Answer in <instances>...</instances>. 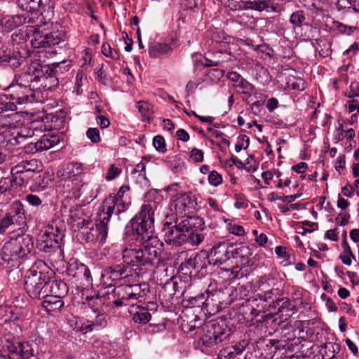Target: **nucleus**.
Wrapping results in <instances>:
<instances>
[{"label": "nucleus", "instance_id": "f257e3e1", "mask_svg": "<svg viewBox=\"0 0 359 359\" xmlns=\"http://www.w3.org/2000/svg\"><path fill=\"white\" fill-rule=\"evenodd\" d=\"M151 193L146 196L147 202L144 203L140 212L130 221L128 228L131 235L142 245L134 248H126L122 251V259L128 264L137 266H153L158 259L162 243L154 235V212L157 209L156 201H151Z\"/></svg>", "mask_w": 359, "mask_h": 359}, {"label": "nucleus", "instance_id": "f03ea898", "mask_svg": "<svg viewBox=\"0 0 359 359\" xmlns=\"http://www.w3.org/2000/svg\"><path fill=\"white\" fill-rule=\"evenodd\" d=\"M46 80L39 62H32L27 72L15 77L7 88L10 98L15 104H24L36 101L37 94L45 89Z\"/></svg>", "mask_w": 359, "mask_h": 359}, {"label": "nucleus", "instance_id": "7ed1b4c3", "mask_svg": "<svg viewBox=\"0 0 359 359\" xmlns=\"http://www.w3.org/2000/svg\"><path fill=\"white\" fill-rule=\"evenodd\" d=\"M34 249L33 238L22 231L13 232L3 245L0 256L8 268H18L29 258Z\"/></svg>", "mask_w": 359, "mask_h": 359}, {"label": "nucleus", "instance_id": "20e7f679", "mask_svg": "<svg viewBox=\"0 0 359 359\" xmlns=\"http://www.w3.org/2000/svg\"><path fill=\"white\" fill-rule=\"evenodd\" d=\"M87 300L90 312L87 311L86 317L73 316L69 319L72 330L83 334L104 329L109 320L107 313L99 309L98 302H94V296L88 297Z\"/></svg>", "mask_w": 359, "mask_h": 359}, {"label": "nucleus", "instance_id": "39448f33", "mask_svg": "<svg viewBox=\"0 0 359 359\" xmlns=\"http://www.w3.org/2000/svg\"><path fill=\"white\" fill-rule=\"evenodd\" d=\"M50 269L41 260L36 262L25 276V289L32 299H41L47 296L46 285Z\"/></svg>", "mask_w": 359, "mask_h": 359}, {"label": "nucleus", "instance_id": "423d86ee", "mask_svg": "<svg viewBox=\"0 0 359 359\" xmlns=\"http://www.w3.org/2000/svg\"><path fill=\"white\" fill-rule=\"evenodd\" d=\"M111 216L101 209H98L95 223L83 219L78 225L83 229L82 234L87 243H93L98 246L105 243L108 234V223Z\"/></svg>", "mask_w": 359, "mask_h": 359}, {"label": "nucleus", "instance_id": "0eeeda50", "mask_svg": "<svg viewBox=\"0 0 359 359\" xmlns=\"http://www.w3.org/2000/svg\"><path fill=\"white\" fill-rule=\"evenodd\" d=\"M26 36L30 38L34 48L51 47L60 44L66 39V32L61 25L57 24L48 32L40 30L39 25L27 26Z\"/></svg>", "mask_w": 359, "mask_h": 359}, {"label": "nucleus", "instance_id": "6e6552de", "mask_svg": "<svg viewBox=\"0 0 359 359\" xmlns=\"http://www.w3.org/2000/svg\"><path fill=\"white\" fill-rule=\"evenodd\" d=\"M65 227L60 220H55L45 226L38 238V248L46 253L60 249L65 236Z\"/></svg>", "mask_w": 359, "mask_h": 359}, {"label": "nucleus", "instance_id": "1a4fd4ad", "mask_svg": "<svg viewBox=\"0 0 359 359\" xmlns=\"http://www.w3.org/2000/svg\"><path fill=\"white\" fill-rule=\"evenodd\" d=\"M2 348L8 352V354H0V359H39L34 354L33 343L20 341L13 337L1 339Z\"/></svg>", "mask_w": 359, "mask_h": 359}, {"label": "nucleus", "instance_id": "9d476101", "mask_svg": "<svg viewBox=\"0 0 359 359\" xmlns=\"http://www.w3.org/2000/svg\"><path fill=\"white\" fill-rule=\"evenodd\" d=\"M123 262L124 264L107 266L102 271L100 276L102 286L110 289L118 281L124 280L129 282L133 277L137 276V273L131 268L133 266L128 264L124 261ZM135 266L139 269L142 267Z\"/></svg>", "mask_w": 359, "mask_h": 359}, {"label": "nucleus", "instance_id": "9b49d317", "mask_svg": "<svg viewBox=\"0 0 359 359\" xmlns=\"http://www.w3.org/2000/svg\"><path fill=\"white\" fill-rule=\"evenodd\" d=\"M129 190V186H121L116 194H110L104 199L100 209L111 216H112L114 212L116 215H120L125 212L131 204L130 198L126 194Z\"/></svg>", "mask_w": 359, "mask_h": 359}, {"label": "nucleus", "instance_id": "f8f14e48", "mask_svg": "<svg viewBox=\"0 0 359 359\" xmlns=\"http://www.w3.org/2000/svg\"><path fill=\"white\" fill-rule=\"evenodd\" d=\"M179 258L184 259L181 262L180 269L181 271H188L193 269L196 272H200L205 269L208 266L210 265L208 252L206 250H201L200 252L182 251L179 254ZM187 274L188 271L183 272Z\"/></svg>", "mask_w": 359, "mask_h": 359}, {"label": "nucleus", "instance_id": "ddd939ff", "mask_svg": "<svg viewBox=\"0 0 359 359\" xmlns=\"http://www.w3.org/2000/svg\"><path fill=\"white\" fill-rule=\"evenodd\" d=\"M181 226L191 245H198L204 240L203 231L205 229V224L200 217L189 216L184 218L181 221Z\"/></svg>", "mask_w": 359, "mask_h": 359}, {"label": "nucleus", "instance_id": "4468645a", "mask_svg": "<svg viewBox=\"0 0 359 359\" xmlns=\"http://www.w3.org/2000/svg\"><path fill=\"white\" fill-rule=\"evenodd\" d=\"M65 185L67 189L65 191L72 194L75 199L83 198V203H89L97 197L96 191L88 183L74 180V181H67Z\"/></svg>", "mask_w": 359, "mask_h": 359}, {"label": "nucleus", "instance_id": "2eb2a0df", "mask_svg": "<svg viewBox=\"0 0 359 359\" xmlns=\"http://www.w3.org/2000/svg\"><path fill=\"white\" fill-rule=\"evenodd\" d=\"M163 231L164 232L165 242L168 245L180 246L184 243H188L187 237L181 226V222L175 225L166 222L164 224Z\"/></svg>", "mask_w": 359, "mask_h": 359}, {"label": "nucleus", "instance_id": "dca6fc26", "mask_svg": "<svg viewBox=\"0 0 359 359\" xmlns=\"http://www.w3.org/2000/svg\"><path fill=\"white\" fill-rule=\"evenodd\" d=\"M22 316L20 309L7 305L0 306V325L13 322L11 327L15 330V338L18 337L22 332L21 326L15 323V321L21 319Z\"/></svg>", "mask_w": 359, "mask_h": 359}, {"label": "nucleus", "instance_id": "f3484780", "mask_svg": "<svg viewBox=\"0 0 359 359\" xmlns=\"http://www.w3.org/2000/svg\"><path fill=\"white\" fill-rule=\"evenodd\" d=\"M233 257V250H231V246L224 243L213 246L208 252L210 265L214 266L224 264Z\"/></svg>", "mask_w": 359, "mask_h": 359}, {"label": "nucleus", "instance_id": "a211bd4d", "mask_svg": "<svg viewBox=\"0 0 359 359\" xmlns=\"http://www.w3.org/2000/svg\"><path fill=\"white\" fill-rule=\"evenodd\" d=\"M67 273L87 287L93 286L90 271L86 265L81 262L75 261L71 263L68 267Z\"/></svg>", "mask_w": 359, "mask_h": 359}, {"label": "nucleus", "instance_id": "6ab92c4d", "mask_svg": "<svg viewBox=\"0 0 359 359\" xmlns=\"http://www.w3.org/2000/svg\"><path fill=\"white\" fill-rule=\"evenodd\" d=\"M84 168L81 163L71 162L67 164L62 170L57 172V176L61 177V184L65 190L67 189L65 185L67 181H81L79 176L83 172Z\"/></svg>", "mask_w": 359, "mask_h": 359}, {"label": "nucleus", "instance_id": "aec40b11", "mask_svg": "<svg viewBox=\"0 0 359 359\" xmlns=\"http://www.w3.org/2000/svg\"><path fill=\"white\" fill-rule=\"evenodd\" d=\"M34 163V159L30 161H22L11 168V173L12 177L11 178V180L15 188L22 187L25 184L27 183L29 177L27 170H29L30 168H28V165H31L32 163Z\"/></svg>", "mask_w": 359, "mask_h": 359}, {"label": "nucleus", "instance_id": "412c9836", "mask_svg": "<svg viewBox=\"0 0 359 359\" xmlns=\"http://www.w3.org/2000/svg\"><path fill=\"white\" fill-rule=\"evenodd\" d=\"M6 215L14 225L19 226L20 231H21L22 226L26 225L27 217L25 210L23 204L19 201H15L11 204Z\"/></svg>", "mask_w": 359, "mask_h": 359}, {"label": "nucleus", "instance_id": "4be33fe9", "mask_svg": "<svg viewBox=\"0 0 359 359\" xmlns=\"http://www.w3.org/2000/svg\"><path fill=\"white\" fill-rule=\"evenodd\" d=\"M98 301L100 304H105L106 306H110L111 304L118 307L123 306V302H121L116 295V287L114 286L110 289L102 286L94 297V302Z\"/></svg>", "mask_w": 359, "mask_h": 359}, {"label": "nucleus", "instance_id": "5701e85b", "mask_svg": "<svg viewBox=\"0 0 359 359\" xmlns=\"http://www.w3.org/2000/svg\"><path fill=\"white\" fill-rule=\"evenodd\" d=\"M176 214L184 217L192 212L196 205L195 199L190 194H183L177 196L173 202Z\"/></svg>", "mask_w": 359, "mask_h": 359}, {"label": "nucleus", "instance_id": "b1692460", "mask_svg": "<svg viewBox=\"0 0 359 359\" xmlns=\"http://www.w3.org/2000/svg\"><path fill=\"white\" fill-rule=\"evenodd\" d=\"M1 19L3 32H9L23 24L29 22L30 18L27 15H6Z\"/></svg>", "mask_w": 359, "mask_h": 359}, {"label": "nucleus", "instance_id": "393cba45", "mask_svg": "<svg viewBox=\"0 0 359 359\" xmlns=\"http://www.w3.org/2000/svg\"><path fill=\"white\" fill-rule=\"evenodd\" d=\"M210 328V331H212L216 335L217 338L220 342L227 339L231 334V330L226 325L225 320L222 319H212L206 322Z\"/></svg>", "mask_w": 359, "mask_h": 359}, {"label": "nucleus", "instance_id": "a878e982", "mask_svg": "<svg viewBox=\"0 0 359 359\" xmlns=\"http://www.w3.org/2000/svg\"><path fill=\"white\" fill-rule=\"evenodd\" d=\"M128 312L132 316L133 321L136 324L145 325L151 318L149 309L140 305L132 304L128 309Z\"/></svg>", "mask_w": 359, "mask_h": 359}, {"label": "nucleus", "instance_id": "bb28decb", "mask_svg": "<svg viewBox=\"0 0 359 359\" xmlns=\"http://www.w3.org/2000/svg\"><path fill=\"white\" fill-rule=\"evenodd\" d=\"M50 273H48V280L46 285V293L48 295L64 298L68 293V287L67 284L61 280H50Z\"/></svg>", "mask_w": 359, "mask_h": 359}, {"label": "nucleus", "instance_id": "cd10ccee", "mask_svg": "<svg viewBox=\"0 0 359 359\" xmlns=\"http://www.w3.org/2000/svg\"><path fill=\"white\" fill-rule=\"evenodd\" d=\"M17 116V114L13 112L0 115V134L4 135L5 140L6 141H8L9 135L15 130V124Z\"/></svg>", "mask_w": 359, "mask_h": 359}, {"label": "nucleus", "instance_id": "c85d7f7f", "mask_svg": "<svg viewBox=\"0 0 359 359\" xmlns=\"http://www.w3.org/2000/svg\"><path fill=\"white\" fill-rule=\"evenodd\" d=\"M271 0H241V3L245 9L256 11H275V7L270 3Z\"/></svg>", "mask_w": 359, "mask_h": 359}, {"label": "nucleus", "instance_id": "c756f323", "mask_svg": "<svg viewBox=\"0 0 359 359\" xmlns=\"http://www.w3.org/2000/svg\"><path fill=\"white\" fill-rule=\"evenodd\" d=\"M230 57L231 55L225 51H209L205 57L206 61L205 65L208 67L219 66L229 60Z\"/></svg>", "mask_w": 359, "mask_h": 359}, {"label": "nucleus", "instance_id": "7c9ffc66", "mask_svg": "<svg viewBox=\"0 0 359 359\" xmlns=\"http://www.w3.org/2000/svg\"><path fill=\"white\" fill-rule=\"evenodd\" d=\"M43 299L42 306L50 315L59 312L64 306L62 298L47 294Z\"/></svg>", "mask_w": 359, "mask_h": 359}, {"label": "nucleus", "instance_id": "2f4dec72", "mask_svg": "<svg viewBox=\"0 0 359 359\" xmlns=\"http://www.w3.org/2000/svg\"><path fill=\"white\" fill-rule=\"evenodd\" d=\"M273 282L274 279L270 276H263L259 278L257 285L259 290L262 292L260 294L263 297L264 302L271 299L273 292L271 283H273Z\"/></svg>", "mask_w": 359, "mask_h": 359}, {"label": "nucleus", "instance_id": "473e14b6", "mask_svg": "<svg viewBox=\"0 0 359 359\" xmlns=\"http://www.w3.org/2000/svg\"><path fill=\"white\" fill-rule=\"evenodd\" d=\"M59 137L57 135H44L36 142V147L39 152L46 151L58 144Z\"/></svg>", "mask_w": 359, "mask_h": 359}, {"label": "nucleus", "instance_id": "72a5a7b5", "mask_svg": "<svg viewBox=\"0 0 359 359\" xmlns=\"http://www.w3.org/2000/svg\"><path fill=\"white\" fill-rule=\"evenodd\" d=\"M34 135V132L27 128L21 129L20 131L15 130L13 131L11 134L8 137V141L11 144H19L23 142L27 138L32 137Z\"/></svg>", "mask_w": 359, "mask_h": 359}, {"label": "nucleus", "instance_id": "f704fd0d", "mask_svg": "<svg viewBox=\"0 0 359 359\" xmlns=\"http://www.w3.org/2000/svg\"><path fill=\"white\" fill-rule=\"evenodd\" d=\"M172 51L168 43H154L149 47V55L151 57H158Z\"/></svg>", "mask_w": 359, "mask_h": 359}, {"label": "nucleus", "instance_id": "c9c22d12", "mask_svg": "<svg viewBox=\"0 0 359 359\" xmlns=\"http://www.w3.org/2000/svg\"><path fill=\"white\" fill-rule=\"evenodd\" d=\"M202 329L203 334L201 337L200 341L203 345L205 346H212L220 343L218 337L217 338L214 332L210 330V328L207 323L204 324Z\"/></svg>", "mask_w": 359, "mask_h": 359}, {"label": "nucleus", "instance_id": "e433bc0d", "mask_svg": "<svg viewBox=\"0 0 359 359\" xmlns=\"http://www.w3.org/2000/svg\"><path fill=\"white\" fill-rule=\"evenodd\" d=\"M264 299L260 293L257 294L247 300L248 305L252 308L251 313L253 316H258L259 313L264 311Z\"/></svg>", "mask_w": 359, "mask_h": 359}, {"label": "nucleus", "instance_id": "4c0bfd02", "mask_svg": "<svg viewBox=\"0 0 359 359\" xmlns=\"http://www.w3.org/2000/svg\"><path fill=\"white\" fill-rule=\"evenodd\" d=\"M17 110L15 102L9 97L8 94H0V115L6 112H14Z\"/></svg>", "mask_w": 359, "mask_h": 359}, {"label": "nucleus", "instance_id": "58836bf2", "mask_svg": "<svg viewBox=\"0 0 359 359\" xmlns=\"http://www.w3.org/2000/svg\"><path fill=\"white\" fill-rule=\"evenodd\" d=\"M0 65L8 66L12 69L18 67L20 65V59L18 54L13 53L11 55L10 53L0 55Z\"/></svg>", "mask_w": 359, "mask_h": 359}, {"label": "nucleus", "instance_id": "ea45409f", "mask_svg": "<svg viewBox=\"0 0 359 359\" xmlns=\"http://www.w3.org/2000/svg\"><path fill=\"white\" fill-rule=\"evenodd\" d=\"M130 289V294L133 300H137L140 298L146 296L148 292V287L146 284L128 285Z\"/></svg>", "mask_w": 359, "mask_h": 359}, {"label": "nucleus", "instance_id": "a19ab883", "mask_svg": "<svg viewBox=\"0 0 359 359\" xmlns=\"http://www.w3.org/2000/svg\"><path fill=\"white\" fill-rule=\"evenodd\" d=\"M270 306L273 309L275 313H283L291 310V303L287 298H281L273 302Z\"/></svg>", "mask_w": 359, "mask_h": 359}, {"label": "nucleus", "instance_id": "79ce46f5", "mask_svg": "<svg viewBox=\"0 0 359 359\" xmlns=\"http://www.w3.org/2000/svg\"><path fill=\"white\" fill-rule=\"evenodd\" d=\"M39 10L41 14L45 13L46 16H51L53 14L54 2L53 0H38Z\"/></svg>", "mask_w": 359, "mask_h": 359}, {"label": "nucleus", "instance_id": "37998d69", "mask_svg": "<svg viewBox=\"0 0 359 359\" xmlns=\"http://www.w3.org/2000/svg\"><path fill=\"white\" fill-rule=\"evenodd\" d=\"M38 0H17L18 6L28 13H34L39 10Z\"/></svg>", "mask_w": 359, "mask_h": 359}, {"label": "nucleus", "instance_id": "c03bdc74", "mask_svg": "<svg viewBox=\"0 0 359 359\" xmlns=\"http://www.w3.org/2000/svg\"><path fill=\"white\" fill-rule=\"evenodd\" d=\"M233 250V257L232 258H241L243 261L248 262L249 257L252 255L251 249L247 245H242L236 249L231 248Z\"/></svg>", "mask_w": 359, "mask_h": 359}, {"label": "nucleus", "instance_id": "a18cd8bd", "mask_svg": "<svg viewBox=\"0 0 359 359\" xmlns=\"http://www.w3.org/2000/svg\"><path fill=\"white\" fill-rule=\"evenodd\" d=\"M130 290L128 285H120L116 287V295L119 297V300L123 302V305L125 301L133 300L129 292Z\"/></svg>", "mask_w": 359, "mask_h": 359}, {"label": "nucleus", "instance_id": "49530a36", "mask_svg": "<svg viewBox=\"0 0 359 359\" xmlns=\"http://www.w3.org/2000/svg\"><path fill=\"white\" fill-rule=\"evenodd\" d=\"M136 107L137 108L139 112L141 114L144 121H150L151 116L150 104L145 102L139 101L136 104Z\"/></svg>", "mask_w": 359, "mask_h": 359}, {"label": "nucleus", "instance_id": "de8ad7c7", "mask_svg": "<svg viewBox=\"0 0 359 359\" xmlns=\"http://www.w3.org/2000/svg\"><path fill=\"white\" fill-rule=\"evenodd\" d=\"M236 87L241 90L243 94L246 95L248 97H250L252 93L256 96V93H254L255 87L246 79H243L241 81L236 84Z\"/></svg>", "mask_w": 359, "mask_h": 359}, {"label": "nucleus", "instance_id": "09e8293b", "mask_svg": "<svg viewBox=\"0 0 359 359\" xmlns=\"http://www.w3.org/2000/svg\"><path fill=\"white\" fill-rule=\"evenodd\" d=\"M305 20V15L302 11L293 13L290 18V22L295 27H300Z\"/></svg>", "mask_w": 359, "mask_h": 359}, {"label": "nucleus", "instance_id": "8fccbe9b", "mask_svg": "<svg viewBox=\"0 0 359 359\" xmlns=\"http://www.w3.org/2000/svg\"><path fill=\"white\" fill-rule=\"evenodd\" d=\"M275 252L278 258L282 259V262H284V265L287 266L289 264L290 255L287 253L286 248L283 246H277L275 248Z\"/></svg>", "mask_w": 359, "mask_h": 359}, {"label": "nucleus", "instance_id": "3c124183", "mask_svg": "<svg viewBox=\"0 0 359 359\" xmlns=\"http://www.w3.org/2000/svg\"><path fill=\"white\" fill-rule=\"evenodd\" d=\"M208 182L213 187H217L222 182V177L217 171L210 172L208 177Z\"/></svg>", "mask_w": 359, "mask_h": 359}, {"label": "nucleus", "instance_id": "603ef678", "mask_svg": "<svg viewBox=\"0 0 359 359\" xmlns=\"http://www.w3.org/2000/svg\"><path fill=\"white\" fill-rule=\"evenodd\" d=\"M132 177L135 180L137 184H139L142 188H148L150 186L149 179L146 176V173L144 174H135L132 175Z\"/></svg>", "mask_w": 359, "mask_h": 359}, {"label": "nucleus", "instance_id": "864d4df0", "mask_svg": "<svg viewBox=\"0 0 359 359\" xmlns=\"http://www.w3.org/2000/svg\"><path fill=\"white\" fill-rule=\"evenodd\" d=\"M229 232L233 235L240 236L245 234V229L241 225L235 223H229L227 225Z\"/></svg>", "mask_w": 359, "mask_h": 359}, {"label": "nucleus", "instance_id": "5fc2aeb1", "mask_svg": "<svg viewBox=\"0 0 359 359\" xmlns=\"http://www.w3.org/2000/svg\"><path fill=\"white\" fill-rule=\"evenodd\" d=\"M87 137L93 143H98L100 141V130L97 128H90L86 132Z\"/></svg>", "mask_w": 359, "mask_h": 359}, {"label": "nucleus", "instance_id": "6e6d98bb", "mask_svg": "<svg viewBox=\"0 0 359 359\" xmlns=\"http://www.w3.org/2000/svg\"><path fill=\"white\" fill-rule=\"evenodd\" d=\"M153 145L159 152L163 153L166 151L165 140L161 135H157L154 137Z\"/></svg>", "mask_w": 359, "mask_h": 359}, {"label": "nucleus", "instance_id": "4d7b16f0", "mask_svg": "<svg viewBox=\"0 0 359 359\" xmlns=\"http://www.w3.org/2000/svg\"><path fill=\"white\" fill-rule=\"evenodd\" d=\"M165 330V326L163 323L149 324L146 328L145 331L147 334H154L156 333L162 332Z\"/></svg>", "mask_w": 359, "mask_h": 359}, {"label": "nucleus", "instance_id": "13d9d810", "mask_svg": "<svg viewBox=\"0 0 359 359\" xmlns=\"http://www.w3.org/2000/svg\"><path fill=\"white\" fill-rule=\"evenodd\" d=\"M25 201L27 202L29 205L33 207H39L42 203L41 198L32 194L26 195L25 197Z\"/></svg>", "mask_w": 359, "mask_h": 359}, {"label": "nucleus", "instance_id": "bf43d9fd", "mask_svg": "<svg viewBox=\"0 0 359 359\" xmlns=\"http://www.w3.org/2000/svg\"><path fill=\"white\" fill-rule=\"evenodd\" d=\"M219 355L221 359H233L238 355V354L234 351L233 346H231L221 351Z\"/></svg>", "mask_w": 359, "mask_h": 359}, {"label": "nucleus", "instance_id": "052dcab7", "mask_svg": "<svg viewBox=\"0 0 359 359\" xmlns=\"http://www.w3.org/2000/svg\"><path fill=\"white\" fill-rule=\"evenodd\" d=\"M11 188H15L10 177H2L0 179V194H3Z\"/></svg>", "mask_w": 359, "mask_h": 359}, {"label": "nucleus", "instance_id": "680f3d73", "mask_svg": "<svg viewBox=\"0 0 359 359\" xmlns=\"http://www.w3.org/2000/svg\"><path fill=\"white\" fill-rule=\"evenodd\" d=\"M310 330L308 326H305V323L299 322L296 327V332H297L298 337L301 339H306L308 335V331Z\"/></svg>", "mask_w": 359, "mask_h": 359}, {"label": "nucleus", "instance_id": "e2e57ef3", "mask_svg": "<svg viewBox=\"0 0 359 359\" xmlns=\"http://www.w3.org/2000/svg\"><path fill=\"white\" fill-rule=\"evenodd\" d=\"M190 158L194 162L201 163L203 161V152L201 149L194 148L190 151Z\"/></svg>", "mask_w": 359, "mask_h": 359}, {"label": "nucleus", "instance_id": "0e129e2a", "mask_svg": "<svg viewBox=\"0 0 359 359\" xmlns=\"http://www.w3.org/2000/svg\"><path fill=\"white\" fill-rule=\"evenodd\" d=\"M203 83L202 79H195L188 82L186 86V90L188 93H193L196 88Z\"/></svg>", "mask_w": 359, "mask_h": 359}, {"label": "nucleus", "instance_id": "69168bd1", "mask_svg": "<svg viewBox=\"0 0 359 359\" xmlns=\"http://www.w3.org/2000/svg\"><path fill=\"white\" fill-rule=\"evenodd\" d=\"M121 170L115 167L114 165H111L109 169L108 170L105 179L107 181H111L115 179L120 175Z\"/></svg>", "mask_w": 359, "mask_h": 359}, {"label": "nucleus", "instance_id": "338daca9", "mask_svg": "<svg viewBox=\"0 0 359 359\" xmlns=\"http://www.w3.org/2000/svg\"><path fill=\"white\" fill-rule=\"evenodd\" d=\"M11 226H15L8 217L5 216L0 219V234L6 232V231Z\"/></svg>", "mask_w": 359, "mask_h": 359}, {"label": "nucleus", "instance_id": "774afa93", "mask_svg": "<svg viewBox=\"0 0 359 359\" xmlns=\"http://www.w3.org/2000/svg\"><path fill=\"white\" fill-rule=\"evenodd\" d=\"M347 104L349 112H353L356 110L359 113V100L352 99L348 101Z\"/></svg>", "mask_w": 359, "mask_h": 359}]
</instances>
